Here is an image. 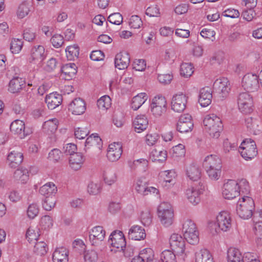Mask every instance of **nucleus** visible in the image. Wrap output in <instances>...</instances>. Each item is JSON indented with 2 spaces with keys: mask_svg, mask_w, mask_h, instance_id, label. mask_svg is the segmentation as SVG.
I'll return each instance as SVG.
<instances>
[{
  "mask_svg": "<svg viewBox=\"0 0 262 262\" xmlns=\"http://www.w3.org/2000/svg\"><path fill=\"white\" fill-rule=\"evenodd\" d=\"M203 166L209 177L212 180H217L221 174L222 162L216 155L207 156L203 162Z\"/></svg>",
  "mask_w": 262,
  "mask_h": 262,
  "instance_id": "nucleus-1",
  "label": "nucleus"
},
{
  "mask_svg": "<svg viewBox=\"0 0 262 262\" xmlns=\"http://www.w3.org/2000/svg\"><path fill=\"white\" fill-rule=\"evenodd\" d=\"M203 123L206 130L211 137L217 139L220 136L223 125L218 116L214 114L207 115L204 119Z\"/></svg>",
  "mask_w": 262,
  "mask_h": 262,
  "instance_id": "nucleus-2",
  "label": "nucleus"
},
{
  "mask_svg": "<svg viewBox=\"0 0 262 262\" xmlns=\"http://www.w3.org/2000/svg\"><path fill=\"white\" fill-rule=\"evenodd\" d=\"M231 217L230 213L225 211L220 212L216 217V222L210 224V228L211 232L214 233H218L220 231L223 232L228 231L231 228Z\"/></svg>",
  "mask_w": 262,
  "mask_h": 262,
  "instance_id": "nucleus-3",
  "label": "nucleus"
},
{
  "mask_svg": "<svg viewBox=\"0 0 262 262\" xmlns=\"http://www.w3.org/2000/svg\"><path fill=\"white\" fill-rule=\"evenodd\" d=\"M254 208V203L253 199L249 196H244L239 200L237 204L236 211L239 216L243 219L250 218Z\"/></svg>",
  "mask_w": 262,
  "mask_h": 262,
  "instance_id": "nucleus-4",
  "label": "nucleus"
},
{
  "mask_svg": "<svg viewBox=\"0 0 262 262\" xmlns=\"http://www.w3.org/2000/svg\"><path fill=\"white\" fill-rule=\"evenodd\" d=\"M158 217L165 227L171 226L174 222V213L171 205L166 202L160 204L158 208Z\"/></svg>",
  "mask_w": 262,
  "mask_h": 262,
  "instance_id": "nucleus-5",
  "label": "nucleus"
},
{
  "mask_svg": "<svg viewBox=\"0 0 262 262\" xmlns=\"http://www.w3.org/2000/svg\"><path fill=\"white\" fill-rule=\"evenodd\" d=\"M108 242L112 246V251H123L125 256H130V254H127L124 251L126 247V241L124 234L122 231H114L110 236Z\"/></svg>",
  "mask_w": 262,
  "mask_h": 262,
  "instance_id": "nucleus-6",
  "label": "nucleus"
},
{
  "mask_svg": "<svg viewBox=\"0 0 262 262\" xmlns=\"http://www.w3.org/2000/svg\"><path fill=\"white\" fill-rule=\"evenodd\" d=\"M239 152L246 160L253 159L257 154L255 141L251 139H246L244 140L239 147Z\"/></svg>",
  "mask_w": 262,
  "mask_h": 262,
  "instance_id": "nucleus-7",
  "label": "nucleus"
},
{
  "mask_svg": "<svg viewBox=\"0 0 262 262\" xmlns=\"http://www.w3.org/2000/svg\"><path fill=\"white\" fill-rule=\"evenodd\" d=\"M167 104L166 98L162 96L155 97L150 105L152 115L156 117L161 116L167 110Z\"/></svg>",
  "mask_w": 262,
  "mask_h": 262,
  "instance_id": "nucleus-8",
  "label": "nucleus"
},
{
  "mask_svg": "<svg viewBox=\"0 0 262 262\" xmlns=\"http://www.w3.org/2000/svg\"><path fill=\"white\" fill-rule=\"evenodd\" d=\"M242 84L243 88L248 92L256 91L259 87L258 77L256 74L248 73L243 77Z\"/></svg>",
  "mask_w": 262,
  "mask_h": 262,
  "instance_id": "nucleus-9",
  "label": "nucleus"
},
{
  "mask_svg": "<svg viewBox=\"0 0 262 262\" xmlns=\"http://www.w3.org/2000/svg\"><path fill=\"white\" fill-rule=\"evenodd\" d=\"M238 187L236 180H228L223 187L222 195L226 199H233L239 195Z\"/></svg>",
  "mask_w": 262,
  "mask_h": 262,
  "instance_id": "nucleus-10",
  "label": "nucleus"
},
{
  "mask_svg": "<svg viewBox=\"0 0 262 262\" xmlns=\"http://www.w3.org/2000/svg\"><path fill=\"white\" fill-rule=\"evenodd\" d=\"M187 103V96L180 93L174 95L171 101V108L176 113H182L183 112L186 106Z\"/></svg>",
  "mask_w": 262,
  "mask_h": 262,
  "instance_id": "nucleus-11",
  "label": "nucleus"
},
{
  "mask_svg": "<svg viewBox=\"0 0 262 262\" xmlns=\"http://www.w3.org/2000/svg\"><path fill=\"white\" fill-rule=\"evenodd\" d=\"M106 232L103 227L97 226L93 227L89 232V239L92 245L98 246L103 242Z\"/></svg>",
  "mask_w": 262,
  "mask_h": 262,
  "instance_id": "nucleus-12",
  "label": "nucleus"
},
{
  "mask_svg": "<svg viewBox=\"0 0 262 262\" xmlns=\"http://www.w3.org/2000/svg\"><path fill=\"white\" fill-rule=\"evenodd\" d=\"M169 244L172 250L177 255L184 253L185 244L184 238L179 234L173 233L169 238Z\"/></svg>",
  "mask_w": 262,
  "mask_h": 262,
  "instance_id": "nucleus-13",
  "label": "nucleus"
},
{
  "mask_svg": "<svg viewBox=\"0 0 262 262\" xmlns=\"http://www.w3.org/2000/svg\"><path fill=\"white\" fill-rule=\"evenodd\" d=\"M237 102L239 110L243 113H249L252 111L253 100L248 93H241Z\"/></svg>",
  "mask_w": 262,
  "mask_h": 262,
  "instance_id": "nucleus-14",
  "label": "nucleus"
},
{
  "mask_svg": "<svg viewBox=\"0 0 262 262\" xmlns=\"http://www.w3.org/2000/svg\"><path fill=\"white\" fill-rule=\"evenodd\" d=\"M205 187L202 185L191 187L186 190V195L189 201L193 205L198 204L200 201V195L204 190Z\"/></svg>",
  "mask_w": 262,
  "mask_h": 262,
  "instance_id": "nucleus-15",
  "label": "nucleus"
},
{
  "mask_svg": "<svg viewBox=\"0 0 262 262\" xmlns=\"http://www.w3.org/2000/svg\"><path fill=\"white\" fill-rule=\"evenodd\" d=\"M193 123L191 119V116L189 114L181 115L177 125V130L181 133H185L192 130Z\"/></svg>",
  "mask_w": 262,
  "mask_h": 262,
  "instance_id": "nucleus-16",
  "label": "nucleus"
},
{
  "mask_svg": "<svg viewBox=\"0 0 262 262\" xmlns=\"http://www.w3.org/2000/svg\"><path fill=\"white\" fill-rule=\"evenodd\" d=\"M213 89L216 92L224 98L228 95L230 90V83L227 78L222 77L217 79L214 82Z\"/></svg>",
  "mask_w": 262,
  "mask_h": 262,
  "instance_id": "nucleus-17",
  "label": "nucleus"
},
{
  "mask_svg": "<svg viewBox=\"0 0 262 262\" xmlns=\"http://www.w3.org/2000/svg\"><path fill=\"white\" fill-rule=\"evenodd\" d=\"M10 131L19 138L24 139L29 135V133L26 129L25 124L24 121L18 119L13 121L10 126Z\"/></svg>",
  "mask_w": 262,
  "mask_h": 262,
  "instance_id": "nucleus-18",
  "label": "nucleus"
},
{
  "mask_svg": "<svg viewBox=\"0 0 262 262\" xmlns=\"http://www.w3.org/2000/svg\"><path fill=\"white\" fill-rule=\"evenodd\" d=\"M46 57L45 48L42 46H34L31 51L30 63L40 65Z\"/></svg>",
  "mask_w": 262,
  "mask_h": 262,
  "instance_id": "nucleus-19",
  "label": "nucleus"
},
{
  "mask_svg": "<svg viewBox=\"0 0 262 262\" xmlns=\"http://www.w3.org/2000/svg\"><path fill=\"white\" fill-rule=\"evenodd\" d=\"M122 153V146L119 143H113L109 145L107 157L109 161L115 162L118 160Z\"/></svg>",
  "mask_w": 262,
  "mask_h": 262,
  "instance_id": "nucleus-20",
  "label": "nucleus"
},
{
  "mask_svg": "<svg viewBox=\"0 0 262 262\" xmlns=\"http://www.w3.org/2000/svg\"><path fill=\"white\" fill-rule=\"evenodd\" d=\"M85 110V103L84 100L80 98H75L69 105V110L76 115L82 114Z\"/></svg>",
  "mask_w": 262,
  "mask_h": 262,
  "instance_id": "nucleus-21",
  "label": "nucleus"
},
{
  "mask_svg": "<svg viewBox=\"0 0 262 262\" xmlns=\"http://www.w3.org/2000/svg\"><path fill=\"white\" fill-rule=\"evenodd\" d=\"M212 98V90L210 88L205 87L200 90L199 102L202 106L209 105L211 102Z\"/></svg>",
  "mask_w": 262,
  "mask_h": 262,
  "instance_id": "nucleus-22",
  "label": "nucleus"
},
{
  "mask_svg": "<svg viewBox=\"0 0 262 262\" xmlns=\"http://www.w3.org/2000/svg\"><path fill=\"white\" fill-rule=\"evenodd\" d=\"M130 62V57L127 52H123L117 54L115 59L116 68L119 70L126 69Z\"/></svg>",
  "mask_w": 262,
  "mask_h": 262,
  "instance_id": "nucleus-23",
  "label": "nucleus"
},
{
  "mask_svg": "<svg viewBox=\"0 0 262 262\" xmlns=\"http://www.w3.org/2000/svg\"><path fill=\"white\" fill-rule=\"evenodd\" d=\"M23 155L15 150L11 151L7 157V162L11 168H16L23 162Z\"/></svg>",
  "mask_w": 262,
  "mask_h": 262,
  "instance_id": "nucleus-24",
  "label": "nucleus"
},
{
  "mask_svg": "<svg viewBox=\"0 0 262 262\" xmlns=\"http://www.w3.org/2000/svg\"><path fill=\"white\" fill-rule=\"evenodd\" d=\"M85 158L81 153L76 152L70 157V166L73 170H78L82 167Z\"/></svg>",
  "mask_w": 262,
  "mask_h": 262,
  "instance_id": "nucleus-25",
  "label": "nucleus"
},
{
  "mask_svg": "<svg viewBox=\"0 0 262 262\" xmlns=\"http://www.w3.org/2000/svg\"><path fill=\"white\" fill-rule=\"evenodd\" d=\"M52 258L53 262H68V250L63 247L56 249L53 253Z\"/></svg>",
  "mask_w": 262,
  "mask_h": 262,
  "instance_id": "nucleus-26",
  "label": "nucleus"
},
{
  "mask_svg": "<svg viewBox=\"0 0 262 262\" xmlns=\"http://www.w3.org/2000/svg\"><path fill=\"white\" fill-rule=\"evenodd\" d=\"M186 174L190 180L198 181L201 176V169L196 164H190L186 166Z\"/></svg>",
  "mask_w": 262,
  "mask_h": 262,
  "instance_id": "nucleus-27",
  "label": "nucleus"
},
{
  "mask_svg": "<svg viewBox=\"0 0 262 262\" xmlns=\"http://www.w3.org/2000/svg\"><path fill=\"white\" fill-rule=\"evenodd\" d=\"M62 100L61 95L57 93H52L47 95L45 101L48 108L50 110H53L60 104Z\"/></svg>",
  "mask_w": 262,
  "mask_h": 262,
  "instance_id": "nucleus-28",
  "label": "nucleus"
},
{
  "mask_svg": "<svg viewBox=\"0 0 262 262\" xmlns=\"http://www.w3.org/2000/svg\"><path fill=\"white\" fill-rule=\"evenodd\" d=\"M128 237L133 240L140 241L146 237L145 230L141 226L134 225L129 230Z\"/></svg>",
  "mask_w": 262,
  "mask_h": 262,
  "instance_id": "nucleus-29",
  "label": "nucleus"
},
{
  "mask_svg": "<svg viewBox=\"0 0 262 262\" xmlns=\"http://www.w3.org/2000/svg\"><path fill=\"white\" fill-rule=\"evenodd\" d=\"M25 80L20 77H14L11 79L9 84L8 91L12 93L19 92L25 86Z\"/></svg>",
  "mask_w": 262,
  "mask_h": 262,
  "instance_id": "nucleus-30",
  "label": "nucleus"
},
{
  "mask_svg": "<svg viewBox=\"0 0 262 262\" xmlns=\"http://www.w3.org/2000/svg\"><path fill=\"white\" fill-rule=\"evenodd\" d=\"M148 124L147 118L145 115H138L133 122L135 130L138 133L146 129Z\"/></svg>",
  "mask_w": 262,
  "mask_h": 262,
  "instance_id": "nucleus-31",
  "label": "nucleus"
},
{
  "mask_svg": "<svg viewBox=\"0 0 262 262\" xmlns=\"http://www.w3.org/2000/svg\"><path fill=\"white\" fill-rule=\"evenodd\" d=\"M61 71L64 78L66 80H70L77 73V67L74 63H69L63 65Z\"/></svg>",
  "mask_w": 262,
  "mask_h": 262,
  "instance_id": "nucleus-32",
  "label": "nucleus"
},
{
  "mask_svg": "<svg viewBox=\"0 0 262 262\" xmlns=\"http://www.w3.org/2000/svg\"><path fill=\"white\" fill-rule=\"evenodd\" d=\"M228 262H245L244 257L238 249L230 248L227 251Z\"/></svg>",
  "mask_w": 262,
  "mask_h": 262,
  "instance_id": "nucleus-33",
  "label": "nucleus"
},
{
  "mask_svg": "<svg viewBox=\"0 0 262 262\" xmlns=\"http://www.w3.org/2000/svg\"><path fill=\"white\" fill-rule=\"evenodd\" d=\"M39 191L40 194L46 198L47 196H55L57 193V188L53 183L49 182L42 186Z\"/></svg>",
  "mask_w": 262,
  "mask_h": 262,
  "instance_id": "nucleus-34",
  "label": "nucleus"
},
{
  "mask_svg": "<svg viewBox=\"0 0 262 262\" xmlns=\"http://www.w3.org/2000/svg\"><path fill=\"white\" fill-rule=\"evenodd\" d=\"M147 95L145 93H141L133 98L131 103L132 108L136 111L139 109L147 100Z\"/></svg>",
  "mask_w": 262,
  "mask_h": 262,
  "instance_id": "nucleus-35",
  "label": "nucleus"
},
{
  "mask_svg": "<svg viewBox=\"0 0 262 262\" xmlns=\"http://www.w3.org/2000/svg\"><path fill=\"white\" fill-rule=\"evenodd\" d=\"M15 180L21 184H25L29 180L28 170L25 168H18L14 173Z\"/></svg>",
  "mask_w": 262,
  "mask_h": 262,
  "instance_id": "nucleus-36",
  "label": "nucleus"
},
{
  "mask_svg": "<svg viewBox=\"0 0 262 262\" xmlns=\"http://www.w3.org/2000/svg\"><path fill=\"white\" fill-rule=\"evenodd\" d=\"M150 157L152 161L163 162L167 158V152L165 150L160 147L153 149L150 154Z\"/></svg>",
  "mask_w": 262,
  "mask_h": 262,
  "instance_id": "nucleus-37",
  "label": "nucleus"
},
{
  "mask_svg": "<svg viewBox=\"0 0 262 262\" xmlns=\"http://www.w3.org/2000/svg\"><path fill=\"white\" fill-rule=\"evenodd\" d=\"M195 262H213V260L210 252L204 249L196 253Z\"/></svg>",
  "mask_w": 262,
  "mask_h": 262,
  "instance_id": "nucleus-38",
  "label": "nucleus"
},
{
  "mask_svg": "<svg viewBox=\"0 0 262 262\" xmlns=\"http://www.w3.org/2000/svg\"><path fill=\"white\" fill-rule=\"evenodd\" d=\"M142 262H150L155 259L154 252L151 248H145L142 250L137 256Z\"/></svg>",
  "mask_w": 262,
  "mask_h": 262,
  "instance_id": "nucleus-39",
  "label": "nucleus"
},
{
  "mask_svg": "<svg viewBox=\"0 0 262 262\" xmlns=\"http://www.w3.org/2000/svg\"><path fill=\"white\" fill-rule=\"evenodd\" d=\"M128 164L132 169L138 168L140 171H145L148 166V161L145 159H140L133 162L130 161Z\"/></svg>",
  "mask_w": 262,
  "mask_h": 262,
  "instance_id": "nucleus-40",
  "label": "nucleus"
},
{
  "mask_svg": "<svg viewBox=\"0 0 262 262\" xmlns=\"http://www.w3.org/2000/svg\"><path fill=\"white\" fill-rule=\"evenodd\" d=\"M48 248L47 244L44 242H36L34 246L33 252L38 255L42 256L45 255Z\"/></svg>",
  "mask_w": 262,
  "mask_h": 262,
  "instance_id": "nucleus-41",
  "label": "nucleus"
},
{
  "mask_svg": "<svg viewBox=\"0 0 262 262\" xmlns=\"http://www.w3.org/2000/svg\"><path fill=\"white\" fill-rule=\"evenodd\" d=\"M30 11V5L29 3L24 2L21 3L17 10V16L19 18H23L27 16Z\"/></svg>",
  "mask_w": 262,
  "mask_h": 262,
  "instance_id": "nucleus-42",
  "label": "nucleus"
},
{
  "mask_svg": "<svg viewBox=\"0 0 262 262\" xmlns=\"http://www.w3.org/2000/svg\"><path fill=\"white\" fill-rule=\"evenodd\" d=\"M67 58L69 60H74L75 58H77L79 53V49L77 45L68 46L66 50Z\"/></svg>",
  "mask_w": 262,
  "mask_h": 262,
  "instance_id": "nucleus-43",
  "label": "nucleus"
},
{
  "mask_svg": "<svg viewBox=\"0 0 262 262\" xmlns=\"http://www.w3.org/2000/svg\"><path fill=\"white\" fill-rule=\"evenodd\" d=\"M193 68L191 63H183L180 67V74L185 78L189 77L193 73Z\"/></svg>",
  "mask_w": 262,
  "mask_h": 262,
  "instance_id": "nucleus-44",
  "label": "nucleus"
},
{
  "mask_svg": "<svg viewBox=\"0 0 262 262\" xmlns=\"http://www.w3.org/2000/svg\"><path fill=\"white\" fill-rule=\"evenodd\" d=\"M197 230L195 223L190 219L184 220L182 225L183 235Z\"/></svg>",
  "mask_w": 262,
  "mask_h": 262,
  "instance_id": "nucleus-45",
  "label": "nucleus"
},
{
  "mask_svg": "<svg viewBox=\"0 0 262 262\" xmlns=\"http://www.w3.org/2000/svg\"><path fill=\"white\" fill-rule=\"evenodd\" d=\"M111 105V99L108 96L101 97L97 101V106L100 110L105 111L107 110Z\"/></svg>",
  "mask_w": 262,
  "mask_h": 262,
  "instance_id": "nucleus-46",
  "label": "nucleus"
},
{
  "mask_svg": "<svg viewBox=\"0 0 262 262\" xmlns=\"http://www.w3.org/2000/svg\"><path fill=\"white\" fill-rule=\"evenodd\" d=\"M58 123V120L55 118L50 119L45 122L43 127L47 132L54 133L57 129Z\"/></svg>",
  "mask_w": 262,
  "mask_h": 262,
  "instance_id": "nucleus-47",
  "label": "nucleus"
},
{
  "mask_svg": "<svg viewBox=\"0 0 262 262\" xmlns=\"http://www.w3.org/2000/svg\"><path fill=\"white\" fill-rule=\"evenodd\" d=\"M161 259L162 262H176V254L170 250H165L161 254Z\"/></svg>",
  "mask_w": 262,
  "mask_h": 262,
  "instance_id": "nucleus-48",
  "label": "nucleus"
},
{
  "mask_svg": "<svg viewBox=\"0 0 262 262\" xmlns=\"http://www.w3.org/2000/svg\"><path fill=\"white\" fill-rule=\"evenodd\" d=\"M56 199L55 196H47L42 202V207L48 211L51 210L55 206Z\"/></svg>",
  "mask_w": 262,
  "mask_h": 262,
  "instance_id": "nucleus-49",
  "label": "nucleus"
},
{
  "mask_svg": "<svg viewBox=\"0 0 262 262\" xmlns=\"http://www.w3.org/2000/svg\"><path fill=\"white\" fill-rule=\"evenodd\" d=\"M184 238L188 243L191 245H195L199 243V232L197 230L194 232H189L184 235Z\"/></svg>",
  "mask_w": 262,
  "mask_h": 262,
  "instance_id": "nucleus-50",
  "label": "nucleus"
},
{
  "mask_svg": "<svg viewBox=\"0 0 262 262\" xmlns=\"http://www.w3.org/2000/svg\"><path fill=\"white\" fill-rule=\"evenodd\" d=\"M238 187L239 193L242 192L243 193L248 194L250 191V186L247 180L245 179H241L236 181Z\"/></svg>",
  "mask_w": 262,
  "mask_h": 262,
  "instance_id": "nucleus-51",
  "label": "nucleus"
},
{
  "mask_svg": "<svg viewBox=\"0 0 262 262\" xmlns=\"http://www.w3.org/2000/svg\"><path fill=\"white\" fill-rule=\"evenodd\" d=\"M98 259L97 252L93 250L86 251L84 254L85 262H97Z\"/></svg>",
  "mask_w": 262,
  "mask_h": 262,
  "instance_id": "nucleus-52",
  "label": "nucleus"
},
{
  "mask_svg": "<svg viewBox=\"0 0 262 262\" xmlns=\"http://www.w3.org/2000/svg\"><path fill=\"white\" fill-rule=\"evenodd\" d=\"M53 225V221L49 215H44L40 219V225L42 229L48 230Z\"/></svg>",
  "mask_w": 262,
  "mask_h": 262,
  "instance_id": "nucleus-53",
  "label": "nucleus"
},
{
  "mask_svg": "<svg viewBox=\"0 0 262 262\" xmlns=\"http://www.w3.org/2000/svg\"><path fill=\"white\" fill-rule=\"evenodd\" d=\"M101 143V138L97 134H92L86 140L85 145L88 146H97L100 145Z\"/></svg>",
  "mask_w": 262,
  "mask_h": 262,
  "instance_id": "nucleus-54",
  "label": "nucleus"
},
{
  "mask_svg": "<svg viewBox=\"0 0 262 262\" xmlns=\"http://www.w3.org/2000/svg\"><path fill=\"white\" fill-rule=\"evenodd\" d=\"M39 236V229L37 227H30L26 233V237L28 241L36 240Z\"/></svg>",
  "mask_w": 262,
  "mask_h": 262,
  "instance_id": "nucleus-55",
  "label": "nucleus"
},
{
  "mask_svg": "<svg viewBox=\"0 0 262 262\" xmlns=\"http://www.w3.org/2000/svg\"><path fill=\"white\" fill-rule=\"evenodd\" d=\"M103 179L106 184L111 185L114 184L116 180L117 177L115 172L111 170L105 171L103 173Z\"/></svg>",
  "mask_w": 262,
  "mask_h": 262,
  "instance_id": "nucleus-56",
  "label": "nucleus"
},
{
  "mask_svg": "<svg viewBox=\"0 0 262 262\" xmlns=\"http://www.w3.org/2000/svg\"><path fill=\"white\" fill-rule=\"evenodd\" d=\"M161 177L163 178L164 182L166 183H172L176 176V173L173 170H165L160 173Z\"/></svg>",
  "mask_w": 262,
  "mask_h": 262,
  "instance_id": "nucleus-57",
  "label": "nucleus"
},
{
  "mask_svg": "<svg viewBox=\"0 0 262 262\" xmlns=\"http://www.w3.org/2000/svg\"><path fill=\"white\" fill-rule=\"evenodd\" d=\"M23 41L19 39H13L11 41L10 50L12 53L17 54L21 50L23 47Z\"/></svg>",
  "mask_w": 262,
  "mask_h": 262,
  "instance_id": "nucleus-58",
  "label": "nucleus"
},
{
  "mask_svg": "<svg viewBox=\"0 0 262 262\" xmlns=\"http://www.w3.org/2000/svg\"><path fill=\"white\" fill-rule=\"evenodd\" d=\"M39 208L35 203L30 204L28 207L27 215L31 219H34L39 213Z\"/></svg>",
  "mask_w": 262,
  "mask_h": 262,
  "instance_id": "nucleus-59",
  "label": "nucleus"
},
{
  "mask_svg": "<svg viewBox=\"0 0 262 262\" xmlns=\"http://www.w3.org/2000/svg\"><path fill=\"white\" fill-rule=\"evenodd\" d=\"M140 220L144 226H149L151 223L150 212L148 210L143 211L141 213Z\"/></svg>",
  "mask_w": 262,
  "mask_h": 262,
  "instance_id": "nucleus-60",
  "label": "nucleus"
},
{
  "mask_svg": "<svg viewBox=\"0 0 262 262\" xmlns=\"http://www.w3.org/2000/svg\"><path fill=\"white\" fill-rule=\"evenodd\" d=\"M107 20L113 24L119 25L123 21V17L120 13H114L108 17Z\"/></svg>",
  "mask_w": 262,
  "mask_h": 262,
  "instance_id": "nucleus-61",
  "label": "nucleus"
},
{
  "mask_svg": "<svg viewBox=\"0 0 262 262\" xmlns=\"http://www.w3.org/2000/svg\"><path fill=\"white\" fill-rule=\"evenodd\" d=\"M185 146L182 144L174 146L172 147V155L176 157H181L185 155Z\"/></svg>",
  "mask_w": 262,
  "mask_h": 262,
  "instance_id": "nucleus-62",
  "label": "nucleus"
},
{
  "mask_svg": "<svg viewBox=\"0 0 262 262\" xmlns=\"http://www.w3.org/2000/svg\"><path fill=\"white\" fill-rule=\"evenodd\" d=\"M101 190V184L99 183L90 182L88 186V191L90 194L96 195L98 194Z\"/></svg>",
  "mask_w": 262,
  "mask_h": 262,
  "instance_id": "nucleus-63",
  "label": "nucleus"
},
{
  "mask_svg": "<svg viewBox=\"0 0 262 262\" xmlns=\"http://www.w3.org/2000/svg\"><path fill=\"white\" fill-rule=\"evenodd\" d=\"M129 25L131 28L138 29L142 25V21L138 15H133L129 19Z\"/></svg>",
  "mask_w": 262,
  "mask_h": 262,
  "instance_id": "nucleus-64",
  "label": "nucleus"
}]
</instances>
